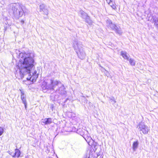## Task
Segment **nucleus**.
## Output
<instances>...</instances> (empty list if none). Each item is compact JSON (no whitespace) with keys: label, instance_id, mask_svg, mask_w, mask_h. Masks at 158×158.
Returning a JSON list of instances; mask_svg holds the SVG:
<instances>
[{"label":"nucleus","instance_id":"obj_1","mask_svg":"<svg viewBox=\"0 0 158 158\" xmlns=\"http://www.w3.org/2000/svg\"><path fill=\"white\" fill-rule=\"evenodd\" d=\"M26 55L25 53L20 54V59L17 66L21 72H28L30 74L34 66V60L31 57H26Z\"/></svg>","mask_w":158,"mask_h":158},{"label":"nucleus","instance_id":"obj_2","mask_svg":"<svg viewBox=\"0 0 158 158\" xmlns=\"http://www.w3.org/2000/svg\"><path fill=\"white\" fill-rule=\"evenodd\" d=\"M12 10H13L14 13H17L18 11L19 13V15L22 14L23 12L22 8L21 6L19 4H15V5L13 6L12 7Z\"/></svg>","mask_w":158,"mask_h":158},{"label":"nucleus","instance_id":"obj_3","mask_svg":"<svg viewBox=\"0 0 158 158\" xmlns=\"http://www.w3.org/2000/svg\"><path fill=\"white\" fill-rule=\"evenodd\" d=\"M38 75L37 73V72L35 71L33 73L32 75L29 78H27V79L28 80H30L31 82L30 84H33L35 82L38 77Z\"/></svg>","mask_w":158,"mask_h":158},{"label":"nucleus","instance_id":"obj_4","mask_svg":"<svg viewBox=\"0 0 158 158\" xmlns=\"http://www.w3.org/2000/svg\"><path fill=\"white\" fill-rule=\"evenodd\" d=\"M107 2L109 4L113 9L116 10L117 9V5L114 2L111 0H106Z\"/></svg>","mask_w":158,"mask_h":158},{"label":"nucleus","instance_id":"obj_5","mask_svg":"<svg viewBox=\"0 0 158 158\" xmlns=\"http://www.w3.org/2000/svg\"><path fill=\"white\" fill-rule=\"evenodd\" d=\"M21 91V100L23 101V103L24 104L25 108H27V103L26 99L25 96V94L24 92L21 90H20Z\"/></svg>","mask_w":158,"mask_h":158},{"label":"nucleus","instance_id":"obj_6","mask_svg":"<svg viewBox=\"0 0 158 158\" xmlns=\"http://www.w3.org/2000/svg\"><path fill=\"white\" fill-rule=\"evenodd\" d=\"M9 153L10 155H12L13 157H19L20 156L21 154L20 152L18 149H15V152L13 154H12V153Z\"/></svg>","mask_w":158,"mask_h":158},{"label":"nucleus","instance_id":"obj_7","mask_svg":"<svg viewBox=\"0 0 158 158\" xmlns=\"http://www.w3.org/2000/svg\"><path fill=\"white\" fill-rule=\"evenodd\" d=\"M139 128L140 130L142 131L143 134H147L149 131V129L147 126L145 125H142Z\"/></svg>","mask_w":158,"mask_h":158},{"label":"nucleus","instance_id":"obj_8","mask_svg":"<svg viewBox=\"0 0 158 158\" xmlns=\"http://www.w3.org/2000/svg\"><path fill=\"white\" fill-rule=\"evenodd\" d=\"M40 11H44V14L48 15V10L47 9L45 8V6L44 4H42L40 5Z\"/></svg>","mask_w":158,"mask_h":158},{"label":"nucleus","instance_id":"obj_9","mask_svg":"<svg viewBox=\"0 0 158 158\" xmlns=\"http://www.w3.org/2000/svg\"><path fill=\"white\" fill-rule=\"evenodd\" d=\"M85 139L89 145H92V144L91 143L93 141L92 138L90 136H86L85 137Z\"/></svg>","mask_w":158,"mask_h":158},{"label":"nucleus","instance_id":"obj_10","mask_svg":"<svg viewBox=\"0 0 158 158\" xmlns=\"http://www.w3.org/2000/svg\"><path fill=\"white\" fill-rule=\"evenodd\" d=\"M46 121L43 122V123L45 125L49 124L52 123V119L51 118H48L45 119Z\"/></svg>","mask_w":158,"mask_h":158},{"label":"nucleus","instance_id":"obj_11","mask_svg":"<svg viewBox=\"0 0 158 158\" xmlns=\"http://www.w3.org/2000/svg\"><path fill=\"white\" fill-rule=\"evenodd\" d=\"M121 56L127 60H129V57L127 56L126 52H121Z\"/></svg>","mask_w":158,"mask_h":158},{"label":"nucleus","instance_id":"obj_12","mask_svg":"<svg viewBox=\"0 0 158 158\" xmlns=\"http://www.w3.org/2000/svg\"><path fill=\"white\" fill-rule=\"evenodd\" d=\"M138 144V141L134 142L133 144V148L134 150H135L137 148Z\"/></svg>","mask_w":158,"mask_h":158},{"label":"nucleus","instance_id":"obj_13","mask_svg":"<svg viewBox=\"0 0 158 158\" xmlns=\"http://www.w3.org/2000/svg\"><path fill=\"white\" fill-rule=\"evenodd\" d=\"M110 26L111 29L113 30H117V27L114 24L111 23L110 24Z\"/></svg>","mask_w":158,"mask_h":158},{"label":"nucleus","instance_id":"obj_14","mask_svg":"<svg viewBox=\"0 0 158 158\" xmlns=\"http://www.w3.org/2000/svg\"><path fill=\"white\" fill-rule=\"evenodd\" d=\"M129 61L130 64L132 66H134L135 64V62L133 59L130 58L129 60Z\"/></svg>","mask_w":158,"mask_h":158},{"label":"nucleus","instance_id":"obj_15","mask_svg":"<svg viewBox=\"0 0 158 158\" xmlns=\"http://www.w3.org/2000/svg\"><path fill=\"white\" fill-rule=\"evenodd\" d=\"M4 132V129L2 127H0V136Z\"/></svg>","mask_w":158,"mask_h":158},{"label":"nucleus","instance_id":"obj_16","mask_svg":"<svg viewBox=\"0 0 158 158\" xmlns=\"http://www.w3.org/2000/svg\"><path fill=\"white\" fill-rule=\"evenodd\" d=\"M84 158H90V156L86 154Z\"/></svg>","mask_w":158,"mask_h":158}]
</instances>
